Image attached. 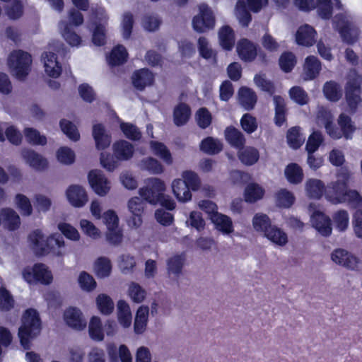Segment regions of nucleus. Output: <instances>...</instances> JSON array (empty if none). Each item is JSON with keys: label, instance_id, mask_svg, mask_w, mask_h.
I'll return each mask as SVG.
<instances>
[{"label": "nucleus", "instance_id": "nucleus-7", "mask_svg": "<svg viewBox=\"0 0 362 362\" xmlns=\"http://www.w3.org/2000/svg\"><path fill=\"white\" fill-rule=\"evenodd\" d=\"M334 24L344 42L351 44L357 40L358 30L349 12L344 11L337 14L334 18Z\"/></svg>", "mask_w": 362, "mask_h": 362}, {"label": "nucleus", "instance_id": "nucleus-51", "mask_svg": "<svg viewBox=\"0 0 362 362\" xmlns=\"http://www.w3.org/2000/svg\"><path fill=\"white\" fill-rule=\"evenodd\" d=\"M199 148L206 154L214 155L222 151L223 145L217 139L207 137L202 141L199 144Z\"/></svg>", "mask_w": 362, "mask_h": 362}, {"label": "nucleus", "instance_id": "nucleus-25", "mask_svg": "<svg viewBox=\"0 0 362 362\" xmlns=\"http://www.w3.org/2000/svg\"><path fill=\"white\" fill-rule=\"evenodd\" d=\"M116 315L118 323L124 329L131 327L132 323V314L130 305L124 299H119L116 304Z\"/></svg>", "mask_w": 362, "mask_h": 362}, {"label": "nucleus", "instance_id": "nucleus-60", "mask_svg": "<svg viewBox=\"0 0 362 362\" xmlns=\"http://www.w3.org/2000/svg\"><path fill=\"white\" fill-rule=\"evenodd\" d=\"M106 241L114 246H118L123 242V230L120 226L107 228L105 233Z\"/></svg>", "mask_w": 362, "mask_h": 362}, {"label": "nucleus", "instance_id": "nucleus-42", "mask_svg": "<svg viewBox=\"0 0 362 362\" xmlns=\"http://www.w3.org/2000/svg\"><path fill=\"white\" fill-rule=\"evenodd\" d=\"M154 80L153 74L146 69L136 71L132 75V83L139 90L151 86Z\"/></svg>", "mask_w": 362, "mask_h": 362}, {"label": "nucleus", "instance_id": "nucleus-12", "mask_svg": "<svg viewBox=\"0 0 362 362\" xmlns=\"http://www.w3.org/2000/svg\"><path fill=\"white\" fill-rule=\"evenodd\" d=\"M199 13L192 20L194 30L204 33L215 26V17L213 11L205 4L199 6Z\"/></svg>", "mask_w": 362, "mask_h": 362}, {"label": "nucleus", "instance_id": "nucleus-59", "mask_svg": "<svg viewBox=\"0 0 362 362\" xmlns=\"http://www.w3.org/2000/svg\"><path fill=\"white\" fill-rule=\"evenodd\" d=\"M225 138L230 145L236 148L243 146L245 142L241 132L232 127H227L225 130Z\"/></svg>", "mask_w": 362, "mask_h": 362}, {"label": "nucleus", "instance_id": "nucleus-47", "mask_svg": "<svg viewBox=\"0 0 362 362\" xmlns=\"http://www.w3.org/2000/svg\"><path fill=\"white\" fill-rule=\"evenodd\" d=\"M252 226L255 231L260 233L264 235V233L269 230L273 226L270 218L265 214L257 213L252 219Z\"/></svg>", "mask_w": 362, "mask_h": 362}, {"label": "nucleus", "instance_id": "nucleus-57", "mask_svg": "<svg viewBox=\"0 0 362 362\" xmlns=\"http://www.w3.org/2000/svg\"><path fill=\"white\" fill-rule=\"evenodd\" d=\"M191 111L189 106L184 103H180L174 109V123L177 126H182L185 124L189 119Z\"/></svg>", "mask_w": 362, "mask_h": 362}, {"label": "nucleus", "instance_id": "nucleus-52", "mask_svg": "<svg viewBox=\"0 0 362 362\" xmlns=\"http://www.w3.org/2000/svg\"><path fill=\"white\" fill-rule=\"evenodd\" d=\"M323 93L325 98L332 102L338 101L342 96L341 86L334 81H327L325 83Z\"/></svg>", "mask_w": 362, "mask_h": 362}, {"label": "nucleus", "instance_id": "nucleus-8", "mask_svg": "<svg viewBox=\"0 0 362 362\" xmlns=\"http://www.w3.org/2000/svg\"><path fill=\"white\" fill-rule=\"evenodd\" d=\"M311 226L322 235L329 236L332 231L330 218L321 209L316 203H310L308 206Z\"/></svg>", "mask_w": 362, "mask_h": 362}, {"label": "nucleus", "instance_id": "nucleus-3", "mask_svg": "<svg viewBox=\"0 0 362 362\" xmlns=\"http://www.w3.org/2000/svg\"><path fill=\"white\" fill-rule=\"evenodd\" d=\"M40 331L41 322L37 311L34 309L26 310L18 332V337L23 349H29L31 347V341L39 335Z\"/></svg>", "mask_w": 362, "mask_h": 362}, {"label": "nucleus", "instance_id": "nucleus-29", "mask_svg": "<svg viewBox=\"0 0 362 362\" xmlns=\"http://www.w3.org/2000/svg\"><path fill=\"white\" fill-rule=\"evenodd\" d=\"M317 33L309 25L300 26L296 34V40L300 45L310 47L315 42Z\"/></svg>", "mask_w": 362, "mask_h": 362}, {"label": "nucleus", "instance_id": "nucleus-58", "mask_svg": "<svg viewBox=\"0 0 362 362\" xmlns=\"http://www.w3.org/2000/svg\"><path fill=\"white\" fill-rule=\"evenodd\" d=\"M57 228L66 239L71 241L78 242L81 238L78 229L71 223L59 222L57 224Z\"/></svg>", "mask_w": 362, "mask_h": 362}, {"label": "nucleus", "instance_id": "nucleus-14", "mask_svg": "<svg viewBox=\"0 0 362 362\" xmlns=\"http://www.w3.org/2000/svg\"><path fill=\"white\" fill-rule=\"evenodd\" d=\"M294 4L305 11L316 8L318 15L324 19L329 18L332 13L330 0H295Z\"/></svg>", "mask_w": 362, "mask_h": 362}, {"label": "nucleus", "instance_id": "nucleus-62", "mask_svg": "<svg viewBox=\"0 0 362 362\" xmlns=\"http://www.w3.org/2000/svg\"><path fill=\"white\" fill-rule=\"evenodd\" d=\"M183 182L192 191H197L200 188L201 180L197 175L192 170H185L181 173V177Z\"/></svg>", "mask_w": 362, "mask_h": 362}, {"label": "nucleus", "instance_id": "nucleus-34", "mask_svg": "<svg viewBox=\"0 0 362 362\" xmlns=\"http://www.w3.org/2000/svg\"><path fill=\"white\" fill-rule=\"evenodd\" d=\"M59 30L64 40L71 46L78 47L82 44V38L64 20L59 23Z\"/></svg>", "mask_w": 362, "mask_h": 362}, {"label": "nucleus", "instance_id": "nucleus-39", "mask_svg": "<svg viewBox=\"0 0 362 362\" xmlns=\"http://www.w3.org/2000/svg\"><path fill=\"white\" fill-rule=\"evenodd\" d=\"M1 223L8 230H14L20 226L21 221L18 214L10 208H5L1 210L0 213Z\"/></svg>", "mask_w": 362, "mask_h": 362}, {"label": "nucleus", "instance_id": "nucleus-46", "mask_svg": "<svg viewBox=\"0 0 362 362\" xmlns=\"http://www.w3.org/2000/svg\"><path fill=\"white\" fill-rule=\"evenodd\" d=\"M141 170H146L152 175H160L164 172V167L162 163L153 157H146L138 163Z\"/></svg>", "mask_w": 362, "mask_h": 362}, {"label": "nucleus", "instance_id": "nucleus-32", "mask_svg": "<svg viewBox=\"0 0 362 362\" xmlns=\"http://www.w3.org/2000/svg\"><path fill=\"white\" fill-rule=\"evenodd\" d=\"M265 194V189L257 182H250L246 185L243 191V199L248 204H254L262 199Z\"/></svg>", "mask_w": 362, "mask_h": 362}, {"label": "nucleus", "instance_id": "nucleus-13", "mask_svg": "<svg viewBox=\"0 0 362 362\" xmlns=\"http://www.w3.org/2000/svg\"><path fill=\"white\" fill-rule=\"evenodd\" d=\"M88 184L95 194L105 197L112 188L111 181L100 170H92L88 174Z\"/></svg>", "mask_w": 362, "mask_h": 362}, {"label": "nucleus", "instance_id": "nucleus-36", "mask_svg": "<svg viewBox=\"0 0 362 362\" xmlns=\"http://www.w3.org/2000/svg\"><path fill=\"white\" fill-rule=\"evenodd\" d=\"M112 262L108 257H99L93 263V272L98 279H106L112 273Z\"/></svg>", "mask_w": 362, "mask_h": 362}, {"label": "nucleus", "instance_id": "nucleus-63", "mask_svg": "<svg viewBox=\"0 0 362 362\" xmlns=\"http://www.w3.org/2000/svg\"><path fill=\"white\" fill-rule=\"evenodd\" d=\"M185 224L187 227H191L200 232L203 230L206 226V222L202 217V214L197 211H193L189 213Z\"/></svg>", "mask_w": 362, "mask_h": 362}, {"label": "nucleus", "instance_id": "nucleus-1", "mask_svg": "<svg viewBox=\"0 0 362 362\" xmlns=\"http://www.w3.org/2000/svg\"><path fill=\"white\" fill-rule=\"evenodd\" d=\"M28 244L33 253L39 257L50 255L63 258L66 252V242L58 233L46 235L41 229H35L28 236Z\"/></svg>", "mask_w": 362, "mask_h": 362}, {"label": "nucleus", "instance_id": "nucleus-44", "mask_svg": "<svg viewBox=\"0 0 362 362\" xmlns=\"http://www.w3.org/2000/svg\"><path fill=\"white\" fill-rule=\"evenodd\" d=\"M149 146L153 155L160 158L167 165L173 164V158L172 154L164 144L157 141H151Z\"/></svg>", "mask_w": 362, "mask_h": 362}, {"label": "nucleus", "instance_id": "nucleus-28", "mask_svg": "<svg viewBox=\"0 0 362 362\" xmlns=\"http://www.w3.org/2000/svg\"><path fill=\"white\" fill-rule=\"evenodd\" d=\"M210 221L214 228L223 235H229L234 232V226L231 218L225 214L221 213L214 214Z\"/></svg>", "mask_w": 362, "mask_h": 362}, {"label": "nucleus", "instance_id": "nucleus-54", "mask_svg": "<svg viewBox=\"0 0 362 362\" xmlns=\"http://www.w3.org/2000/svg\"><path fill=\"white\" fill-rule=\"evenodd\" d=\"M128 54L124 47L117 45L115 47L107 57V61L111 66H117L124 63L127 59Z\"/></svg>", "mask_w": 362, "mask_h": 362}, {"label": "nucleus", "instance_id": "nucleus-38", "mask_svg": "<svg viewBox=\"0 0 362 362\" xmlns=\"http://www.w3.org/2000/svg\"><path fill=\"white\" fill-rule=\"evenodd\" d=\"M264 237L272 244L279 247H284L288 242L287 233L276 225L270 227L269 230L264 233Z\"/></svg>", "mask_w": 362, "mask_h": 362}, {"label": "nucleus", "instance_id": "nucleus-18", "mask_svg": "<svg viewBox=\"0 0 362 362\" xmlns=\"http://www.w3.org/2000/svg\"><path fill=\"white\" fill-rule=\"evenodd\" d=\"M315 122L318 126H323L327 134L334 139H339L340 134L338 127L334 124V116L330 110L323 107H318L316 113Z\"/></svg>", "mask_w": 362, "mask_h": 362}, {"label": "nucleus", "instance_id": "nucleus-45", "mask_svg": "<svg viewBox=\"0 0 362 362\" xmlns=\"http://www.w3.org/2000/svg\"><path fill=\"white\" fill-rule=\"evenodd\" d=\"M149 309L147 306H140L136 313L134 330L137 334H143L146 329L148 320Z\"/></svg>", "mask_w": 362, "mask_h": 362}, {"label": "nucleus", "instance_id": "nucleus-24", "mask_svg": "<svg viewBox=\"0 0 362 362\" xmlns=\"http://www.w3.org/2000/svg\"><path fill=\"white\" fill-rule=\"evenodd\" d=\"M112 151L117 160L127 161L130 160L134 153V146L130 142L120 139L113 143Z\"/></svg>", "mask_w": 362, "mask_h": 362}, {"label": "nucleus", "instance_id": "nucleus-5", "mask_svg": "<svg viewBox=\"0 0 362 362\" xmlns=\"http://www.w3.org/2000/svg\"><path fill=\"white\" fill-rule=\"evenodd\" d=\"M362 77L355 69L349 71L345 85V98L349 110L355 112L362 102L361 86Z\"/></svg>", "mask_w": 362, "mask_h": 362}, {"label": "nucleus", "instance_id": "nucleus-50", "mask_svg": "<svg viewBox=\"0 0 362 362\" xmlns=\"http://www.w3.org/2000/svg\"><path fill=\"white\" fill-rule=\"evenodd\" d=\"M349 214L346 210H338L332 215V223L339 232L346 231L350 223Z\"/></svg>", "mask_w": 362, "mask_h": 362}, {"label": "nucleus", "instance_id": "nucleus-33", "mask_svg": "<svg viewBox=\"0 0 362 362\" xmlns=\"http://www.w3.org/2000/svg\"><path fill=\"white\" fill-rule=\"evenodd\" d=\"M321 70V62L315 56L305 58L303 69V78L310 81L315 78Z\"/></svg>", "mask_w": 362, "mask_h": 362}, {"label": "nucleus", "instance_id": "nucleus-17", "mask_svg": "<svg viewBox=\"0 0 362 362\" xmlns=\"http://www.w3.org/2000/svg\"><path fill=\"white\" fill-rule=\"evenodd\" d=\"M63 320L69 327L81 331L87 326L86 319L82 310L74 306L66 308L63 313Z\"/></svg>", "mask_w": 362, "mask_h": 362}, {"label": "nucleus", "instance_id": "nucleus-56", "mask_svg": "<svg viewBox=\"0 0 362 362\" xmlns=\"http://www.w3.org/2000/svg\"><path fill=\"white\" fill-rule=\"evenodd\" d=\"M77 281L80 288L87 293L93 291L98 285L94 277L85 271L79 273Z\"/></svg>", "mask_w": 362, "mask_h": 362}, {"label": "nucleus", "instance_id": "nucleus-40", "mask_svg": "<svg viewBox=\"0 0 362 362\" xmlns=\"http://www.w3.org/2000/svg\"><path fill=\"white\" fill-rule=\"evenodd\" d=\"M95 308L103 315H110L115 309V303L112 298L107 293H101L95 298Z\"/></svg>", "mask_w": 362, "mask_h": 362}, {"label": "nucleus", "instance_id": "nucleus-53", "mask_svg": "<svg viewBox=\"0 0 362 362\" xmlns=\"http://www.w3.org/2000/svg\"><path fill=\"white\" fill-rule=\"evenodd\" d=\"M146 294V291L139 284L131 282L128 285L127 295L133 303H142L145 300Z\"/></svg>", "mask_w": 362, "mask_h": 362}, {"label": "nucleus", "instance_id": "nucleus-30", "mask_svg": "<svg viewBox=\"0 0 362 362\" xmlns=\"http://www.w3.org/2000/svg\"><path fill=\"white\" fill-rule=\"evenodd\" d=\"M337 123L339 127L338 132L340 134L339 139L341 137H344L347 140L352 139L356 127L351 118L344 113H341L338 117Z\"/></svg>", "mask_w": 362, "mask_h": 362}, {"label": "nucleus", "instance_id": "nucleus-23", "mask_svg": "<svg viewBox=\"0 0 362 362\" xmlns=\"http://www.w3.org/2000/svg\"><path fill=\"white\" fill-rule=\"evenodd\" d=\"M304 191L307 197L311 199L319 200L326 194L325 183L317 178H308L304 183Z\"/></svg>", "mask_w": 362, "mask_h": 362}, {"label": "nucleus", "instance_id": "nucleus-21", "mask_svg": "<svg viewBox=\"0 0 362 362\" xmlns=\"http://www.w3.org/2000/svg\"><path fill=\"white\" fill-rule=\"evenodd\" d=\"M92 136L95 141V148L98 151H104L111 144L112 136L102 124L97 123L93 124Z\"/></svg>", "mask_w": 362, "mask_h": 362}, {"label": "nucleus", "instance_id": "nucleus-19", "mask_svg": "<svg viewBox=\"0 0 362 362\" xmlns=\"http://www.w3.org/2000/svg\"><path fill=\"white\" fill-rule=\"evenodd\" d=\"M65 197L69 204L74 208H83L88 201L86 189L79 185H71L65 191Z\"/></svg>", "mask_w": 362, "mask_h": 362}, {"label": "nucleus", "instance_id": "nucleus-16", "mask_svg": "<svg viewBox=\"0 0 362 362\" xmlns=\"http://www.w3.org/2000/svg\"><path fill=\"white\" fill-rule=\"evenodd\" d=\"M330 258L337 265L351 271L356 270L359 264V259L355 255L343 248L334 249L330 254Z\"/></svg>", "mask_w": 362, "mask_h": 362}, {"label": "nucleus", "instance_id": "nucleus-20", "mask_svg": "<svg viewBox=\"0 0 362 362\" xmlns=\"http://www.w3.org/2000/svg\"><path fill=\"white\" fill-rule=\"evenodd\" d=\"M353 173L347 167L340 168L337 173V180L330 182L327 188V192L339 193L346 189L352 180Z\"/></svg>", "mask_w": 362, "mask_h": 362}, {"label": "nucleus", "instance_id": "nucleus-26", "mask_svg": "<svg viewBox=\"0 0 362 362\" xmlns=\"http://www.w3.org/2000/svg\"><path fill=\"white\" fill-rule=\"evenodd\" d=\"M236 52L240 59L244 62H252L257 57V46L248 40L243 38L236 45Z\"/></svg>", "mask_w": 362, "mask_h": 362}, {"label": "nucleus", "instance_id": "nucleus-4", "mask_svg": "<svg viewBox=\"0 0 362 362\" xmlns=\"http://www.w3.org/2000/svg\"><path fill=\"white\" fill-rule=\"evenodd\" d=\"M21 276L30 286L37 284L48 286L54 280L52 270L44 263H35L33 265L24 267L21 271Z\"/></svg>", "mask_w": 362, "mask_h": 362}, {"label": "nucleus", "instance_id": "nucleus-48", "mask_svg": "<svg viewBox=\"0 0 362 362\" xmlns=\"http://www.w3.org/2000/svg\"><path fill=\"white\" fill-rule=\"evenodd\" d=\"M238 156L242 163L245 165H252L259 158V151L252 146L241 148L238 153Z\"/></svg>", "mask_w": 362, "mask_h": 362}, {"label": "nucleus", "instance_id": "nucleus-35", "mask_svg": "<svg viewBox=\"0 0 362 362\" xmlns=\"http://www.w3.org/2000/svg\"><path fill=\"white\" fill-rule=\"evenodd\" d=\"M295 201L294 194L286 188L278 189L274 194L275 206L279 209H288L293 205Z\"/></svg>", "mask_w": 362, "mask_h": 362}, {"label": "nucleus", "instance_id": "nucleus-9", "mask_svg": "<svg viewBox=\"0 0 362 362\" xmlns=\"http://www.w3.org/2000/svg\"><path fill=\"white\" fill-rule=\"evenodd\" d=\"M57 46L50 45L41 57L45 74L54 78H58L62 71V64L57 55Z\"/></svg>", "mask_w": 362, "mask_h": 362}, {"label": "nucleus", "instance_id": "nucleus-2", "mask_svg": "<svg viewBox=\"0 0 362 362\" xmlns=\"http://www.w3.org/2000/svg\"><path fill=\"white\" fill-rule=\"evenodd\" d=\"M166 184L158 177H151L144 180V185L139 189V196L152 205L160 204L168 210L175 207V202L165 194Z\"/></svg>", "mask_w": 362, "mask_h": 362}, {"label": "nucleus", "instance_id": "nucleus-6", "mask_svg": "<svg viewBox=\"0 0 362 362\" xmlns=\"http://www.w3.org/2000/svg\"><path fill=\"white\" fill-rule=\"evenodd\" d=\"M31 63L30 54L22 50L11 52L7 59L10 72L19 79L24 78L29 74Z\"/></svg>", "mask_w": 362, "mask_h": 362}, {"label": "nucleus", "instance_id": "nucleus-31", "mask_svg": "<svg viewBox=\"0 0 362 362\" xmlns=\"http://www.w3.org/2000/svg\"><path fill=\"white\" fill-rule=\"evenodd\" d=\"M78 225L82 233L93 241H98L103 236L102 230L88 218H81Z\"/></svg>", "mask_w": 362, "mask_h": 362}, {"label": "nucleus", "instance_id": "nucleus-41", "mask_svg": "<svg viewBox=\"0 0 362 362\" xmlns=\"http://www.w3.org/2000/svg\"><path fill=\"white\" fill-rule=\"evenodd\" d=\"M218 39L220 46L224 50L233 49L235 45V33L230 26L223 25L218 30Z\"/></svg>", "mask_w": 362, "mask_h": 362}, {"label": "nucleus", "instance_id": "nucleus-11", "mask_svg": "<svg viewBox=\"0 0 362 362\" xmlns=\"http://www.w3.org/2000/svg\"><path fill=\"white\" fill-rule=\"evenodd\" d=\"M91 19L95 21V28L93 31L92 41L96 46H101L105 42V25L107 17L101 7L91 10Z\"/></svg>", "mask_w": 362, "mask_h": 362}, {"label": "nucleus", "instance_id": "nucleus-10", "mask_svg": "<svg viewBox=\"0 0 362 362\" xmlns=\"http://www.w3.org/2000/svg\"><path fill=\"white\" fill-rule=\"evenodd\" d=\"M325 198L333 204L347 203L353 208L362 207V196L354 189H344L336 194L327 192Z\"/></svg>", "mask_w": 362, "mask_h": 362}, {"label": "nucleus", "instance_id": "nucleus-64", "mask_svg": "<svg viewBox=\"0 0 362 362\" xmlns=\"http://www.w3.org/2000/svg\"><path fill=\"white\" fill-rule=\"evenodd\" d=\"M305 137L298 127H293L288 131L287 141L290 147L296 149L305 141Z\"/></svg>", "mask_w": 362, "mask_h": 362}, {"label": "nucleus", "instance_id": "nucleus-27", "mask_svg": "<svg viewBox=\"0 0 362 362\" xmlns=\"http://www.w3.org/2000/svg\"><path fill=\"white\" fill-rule=\"evenodd\" d=\"M172 193L176 199L180 203H187L192 199L191 189L185 182L180 178L174 179L171 182Z\"/></svg>", "mask_w": 362, "mask_h": 362}, {"label": "nucleus", "instance_id": "nucleus-22", "mask_svg": "<svg viewBox=\"0 0 362 362\" xmlns=\"http://www.w3.org/2000/svg\"><path fill=\"white\" fill-rule=\"evenodd\" d=\"M21 155L25 162L37 171H43L48 168L47 159L35 151L24 149Z\"/></svg>", "mask_w": 362, "mask_h": 362}, {"label": "nucleus", "instance_id": "nucleus-43", "mask_svg": "<svg viewBox=\"0 0 362 362\" xmlns=\"http://www.w3.org/2000/svg\"><path fill=\"white\" fill-rule=\"evenodd\" d=\"M88 328L89 336L93 340L101 341L104 339V327L100 317L98 315L91 316Z\"/></svg>", "mask_w": 362, "mask_h": 362}, {"label": "nucleus", "instance_id": "nucleus-15", "mask_svg": "<svg viewBox=\"0 0 362 362\" xmlns=\"http://www.w3.org/2000/svg\"><path fill=\"white\" fill-rule=\"evenodd\" d=\"M146 201L141 197H133L127 202V209L131 214L129 225L132 228H139L143 223V214L146 207Z\"/></svg>", "mask_w": 362, "mask_h": 362}, {"label": "nucleus", "instance_id": "nucleus-61", "mask_svg": "<svg viewBox=\"0 0 362 362\" xmlns=\"http://www.w3.org/2000/svg\"><path fill=\"white\" fill-rule=\"evenodd\" d=\"M198 50L199 54L204 59L215 62L216 53V52L211 47L209 41L204 37H200L198 40Z\"/></svg>", "mask_w": 362, "mask_h": 362}, {"label": "nucleus", "instance_id": "nucleus-37", "mask_svg": "<svg viewBox=\"0 0 362 362\" xmlns=\"http://www.w3.org/2000/svg\"><path fill=\"white\" fill-rule=\"evenodd\" d=\"M284 174L287 182L293 185L300 184L304 179L303 168L295 163L288 164L284 168Z\"/></svg>", "mask_w": 362, "mask_h": 362}, {"label": "nucleus", "instance_id": "nucleus-55", "mask_svg": "<svg viewBox=\"0 0 362 362\" xmlns=\"http://www.w3.org/2000/svg\"><path fill=\"white\" fill-rule=\"evenodd\" d=\"M119 124L120 129L123 134L132 140H138L141 138V132L139 129L132 123L123 122L116 115L114 117V122Z\"/></svg>", "mask_w": 362, "mask_h": 362}, {"label": "nucleus", "instance_id": "nucleus-49", "mask_svg": "<svg viewBox=\"0 0 362 362\" xmlns=\"http://www.w3.org/2000/svg\"><path fill=\"white\" fill-rule=\"evenodd\" d=\"M238 99L240 105L245 110H251L257 102L255 93L249 88L243 87L238 91Z\"/></svg>", "mask_w": 362, "mask_h": 362}]
</instances>
